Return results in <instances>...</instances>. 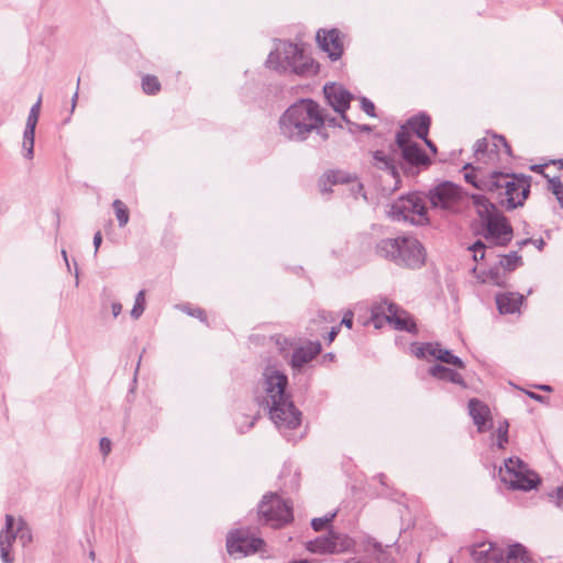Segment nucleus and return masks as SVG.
I'll list each match as a JSON object with an SVG mask.
<instances>
[{"instance_id": "1", "label": "nucleus", "mask_w": 563, "mask_h": 563, "mask_svg": "<svg viewBox=\"0 0 563 563\" xmlns=\"http://www.w3.org/2000/svg\"><path fill=\"white\" fill-rule=\"evenodd\" d=\"M287 376L273 366L263 372V395L261 405L268 409L269 418L288 440H295L290 432L301 424V411L296 408L291 396L286 391Z\"/></svg>"}, {"instance_id": "2", "label": "nucleus", "mask_w": 563, "mask_h": 563, "mask_svg": "<svg viewBox=\"0 0 563 563\" xmlns=\"http://www.w3.org/2000/svg\"><path fill=\"white\" fill-rule=\"evenodd\" d=\"M334 119L328 120L320 106L311 99H301L291 104L279 118V130L289 141L302 142L316 132L324 141L328 134L323 131L325 122L334 124Z\"/></svg>"}, {"instance_id": "3", "label": "nucleus", "mask_w": 563, "mask_h": 563, "mask_svg": "<svg viewBox=\"0 0 563 563\" xmlns=\"http://www.w3.org/2000/svg\"><path fill=\"white\" fill-rule=\"evenodd\" d=\"M376 254L399 266L419 268L424 264L426 251L413 236L383 239L376 244Z\"/></svg>"}, {"instance_id": "4", "label": "nucleus", "mask_w": 563, "mask_h": 563, "mask_svg": "<svg viewBox=\"0 0 563 563\" xmlns=\"http://www.w3.org/2000/svg\"><path fill=\"white\" fill-rule=\"evenodd\" d=\"M266 64L278 73H294L299 76L314 75L318 66L313 59L303 53L297 44L278 41L274 52H271Z\"/></svg>"}, {"instance_id": "5", "label": "nucleus", "mask_w": 563, "mask_h": 563, "mask_svg": "<svg viewBox=\"0 0 563 563\" xmlns=\"http://www.w3.org/2000/svg\"><path fill=\"white\" fill-rule=\"evenodd\" d=\"M472 200L481 219L486 241L494 245H507L512 239V228L507 219L485 196L473 195Z\"/></svg>"}, {"instance_id": "6", "label": "nucleus", "mask_w": 563, "mask_h": 563, "mask_svg": "<svg viewBox=\"0 0 563 563\" xmlns=\"http://www.w3.org/2000/svg\"><path fill=\"white\" fill-rule=\"evenodd\" d=\"M487 190L495 192L499 205L506 210L523 206L530 192V184L523 176L493 173L487 179Z\"/></svg>"}, {"instance_id": "7", "label": "nucleus", "mask_w": 563, "mask_h": 563, "mask_svg": "<svg viewBox=\"0 0 563 563\" xmlns=\"http://www.w3.org/2000/svg\"><path fill=\"white\" fill-rule=\"evenodd\" d=\"M393 221L422 225L428 222L424 198L417 192L399 197L387 211Z\"/></svg>"}, {"instance_id": "8", "label": "nucleus", "mask_w": 563, "mask_h": 563, "mask_svg": "<svg viewBox=\"0 0 563 563\" xmlns=\"http://www.w3.org/2000/svg\"><path fill=\"white\" fill-rule=\"evenodd\" d=\"M499 476L510 488L520 490H530L540 482L538 475L530 472L518 457L506 460L504 467L499 468Z\"/></svg>"}, {"instance_id": "9", "label": "nucleus", "mask_w": 563, "mask_h": 563, "mask_svg": "<svg viewBox=\"0 0 563 563\" xmlns=\"http://www.w3.org/2000/svg\"><path fill=\"white\" fill-rule=\"evenodd\" d=\"M258 515L272 528H279L292 519L291 505L276 494L265 495L258 505Z\"/></svg>"}, {"instance_id": "10", "label": "nucleus", "mask_w": 563, "mask_h": 563, "mask_svg": "<svg viewBox=\"0 0 563 563\" xmlns=\"http://www.w3.org/2000/svg\"><path fill=\"white\" fill-rule=\"evenodd\" d=\"M429 200L435 209L457 212L462 207L464 195L461 187L451 181H444L429 191Z\"/></svg>"}, {"instance_id": "11", "label": "nucleus", "mask_w": 563, "mask_h": 563, "mask_svg": "<svg viewBox=\"0 0 563 563\" xmlns=\"http://www.w3.org/2000/svg\"><path fill=\"white\" fill-rule=\"evenodd\" d=\"M354 547V539L333 530H330L327 536L318 537L307 543V550L318 554H340L352 551Z\"/></svg>"}, {"instance_id": "12", "label": "nucleus", "mask_w": 563, "mask_h": 563, "mask_svg": "<svg viewBox=\"0 0 563 563\" xmlns=\"http://www.w3.org/2000/svg\"><path fill=\"white\" fill-rule=\"evenodd\" d=\"M263 544V539L255 537L247 529L233 530L227 538V550L230 555L247 556L256 553Z\"/></svg>"}, {"instance_id": "13", "label": "nucleus", "mask_w": 563, "mask_h": 563, "mask_svg": "<svg viewBox=\"0 0 563 563\" xmlns=\"http://www.w3.org/2000/svg\"><path fill=\"white\" fill-rule=\"evenodd\" d=\"M396 143L401 151L402 158L411 166H428L430 164L429 157L418 146L417 143L411 141V134L407 126H401L396 134Z\"/></svg>"}, {"instance_id": "14", "label": "nucleus", "mask_w": 563, "mask_h": 563, "mask_svg": "<svg viewBox=\"0 0 563 563\" xmlns=\"http://www.w3.org/2000/svg\"><path fill=\"white\" fill-rule=\"evenodd\" d=\"M500 148H504L507 155H511V150L506 139L501 135L493 134L490 140L484 137L476 141L474 145V154L477 161L493 163L497 159Z\"/></svg>"}, {"instance_id": "15", "label": "nucleus", "mask_w": 563, "mask_h": 563, "mask_svg": "<svg viewBox=\"0 0 563 563\" xmlns=\"http://www.w3.org/2000/svg\"><path fill=\"white\" fill-rule=\"evenodd\" d=\"M413 354L418 358L432 357L440 362L464 368V362L456 355L452 354L450 350L443 349L439 343H424L413 350Z\"/></svg>"}, {"instance_id": "16", "label": "nucleus", "mask_w": 563, "mask_h": 563, "mask_svg": "<svg viewBox=\"0 0 563 563\" xmlns=\"http://www.w3.org/2000/svg\"><path fill=\"white\" fill-rule=\"evenodd\" d=\"M323 93L333 110L340 113L342 119L349 123L350 121L344 113L350 107L352 95L341 85L334 82L324 85Z\"/></svg>"}, {"instance_id": "17", "label": "nucleus", "mask_w": 563, "mask_h": 563, "mask_svg": "<svg viewBox=\"0 0 563 563\" xmlns=\"http://www.w3.org/2000/svg\"><path fill=\"white\" fill-rule=\"evenodd\" d=\"M319 47L325 52L331 60H338L343 53V42L336 29L319 30L317 33Z\"/></svg>"}, {"instance_id": "18", "label": "nucleus", "mask_w": 563, "mask_h": 563, "mask_svg": "<svg viewBox=\"0 0 563 563\" xmlns=\"http://www.w3.org/2000/svg\"><path fill=\"white\" fill-rule=\"evenodd\" d=\"M386 310L387 313L385 314V320L387 323L393 325L394 329L410 333L417 332V325L412 317L407 311L389 301H387Z\"/></svg>"}, {"instance_id": "19", "label": "nucleus", "mask_w": 563, "mask_h": 563, "mask_svg": "<svg viewBox=\"0 0 563 563\" xmlns=\"http://www.w3.org/2000/svg\"><path fill=\"white\" fill-rule=\"evenodd\" d=\"M373 166L390 176L395 183V188L397 187L400 181V175L395 153L383 150L375 151L373 153Z\"/></svg>"}, {"instance_id": "20", "label": "nucleus", "mask_w": 563, "mask_h": 563, "mask_svg": "<svg viewBox=\"0 0 563 563\" xmlns=\"http://www.w3.org/2000/svg\"><path fill=\"white\" fill-rule=\"evenodd\" d=\"M468 413L474 422V424L477 427V431L479 433H483L487 430H489L492 424V418H490V410L481 400L476 398H472L468 401Z\"/></svg>"}, {"instance_id": "21", "label": "nucleus", "mask_w": 563, "mask_h": 563, "mask_svg": "<svg viewBox=\"0 0 563 563\" xmlns=\"http://www.w3.org/2000/svg\"><path fill=\"white\" fill-rule=\"evenodd\" d=\"M321 351L319 342H308L307 344L294 350L290 365L295 369L301 368L305 364L312 361Z\"/></svg>"}, {"instance_id": "22", "label": "nucleus", "mask_w": 563, "mask_h": 563, "mask_svg": "<svg viewBox=\"0 0 563 563\" xmlns=\"http://www.w3.org/2000/svg\"><path fill=\"white\" fill-rule=\"evenodd\" d=\"M525 297L518 292H504L496 296V305L501 314L520 311Z\"/></svg>"}, {"instance_id": "23", "label": "nucleus", "mask_w": 563, "mask_h": 563, "mask_svg": "<svg viewBox=\"0 0 563 563\" xmlns=\"http://www.w3.org/2000/svg\"><path fill=\"white\" fill-rule=\"evenodd\" d=\"M471 555L477 563H496L499 561L498 551L492 543H482L474 547L471 551Z\"/></svg>"}, {"instance_id": "24", "label": "nucleus", "mask_w": 563, "mask_h": 563, "mask_svg": "<svg viewBox=\"0 0 563 563\" xmlns=\"http://www.w3.org/2000/svg\"><path fill=\"white\" fill-rule=\"evenodd\" d=\"M496 563H533L523 545L516 543L508 548L505 555H500Z\"/></svg>"}, {"instance_id": "25", "label": "nucleus", "mask_w": 563, "mask_h": 563, "mask_svg": "<svg viewBox=\"0 0 563 563\" xmlns=\"http://www.w3.org/2000/svg\"><path fill=\"white\" fill-rule=\"evenodd\" d=\"M402 126H407V130L411 133L415 132L417 137L421 140H426L428 136L429 128H430V118L426 114H419L410 118L406 124Z\"/></svg>"}, {"instance_id": "26", "label": "nucleus", "mask_w": 563, "mask_h": 563, "mask_svg": "<svg viewBox=\"0 0 563 563\" xmlns=\"http://www.w3.org/2000/svg\"><path fill=\"white\" fill-rule=\"evenodd\" d=\"M429 373L431 376L445 382H451L461 386H465V382L461 374L456 371L448 368L443 365H434L430 367Z\"/></svg>"}, {"instance_id": "27", "label": "nucleus", "mask_w": 563, "mask_h": 563, "mask_svg": "<svg viewBox=\"0 0 563 563\" xmlns=\"http://www.w3.org/2000/svg\"><path fill=\"white\" fill-rule=\"evenodd\" d=\"M500 268V266H494L487 271L477 273L476 267H474L473 272L476 274V277L481 283H487L495 286H505L506 276L504 273H501Z\"/></svg>"}, {"instance_id": "28", "label": "nucleus", "mask_w": 563, "mask_h": 563, "mask_svg": "<svg viewBox=\"0 0 563 563\" xmlns=\"http://www.w3.org/2000/svg\"><path fill=\"white\" fill-rule=\"evenodd\" d=\"M387 307V300H380L379 302H376L371 308V321L373 322L374 327L376 329H380L384 323H387L385 320V314L387 313L386 310Z\"/></svg>"}, {"instance_id": "29", "label": "nucleus", "mask_w": 563, "mask_h": 563, "mask_svg": "<svg viewBox=\"0 0 563 563\" xmlns=\"http://www.w3.org/2000/svg\"><path fill=\"white\" fill-rule=\"evenodd\" d=\"M343 176L338 172H328L325 173L319 181V187L322 194H328L331 191V186L343 183Z\"/></svg>"}, {"instance_id": "30", "label": "nucleus", "mask_w": 563, "mask_h": 563, "mask_svg": "<svg viewBox=\"0 0 563 563\" xmlns=\"http://www.w3.org/2000/svg\"><path fill=\"white\" fill-rule=\"evenodd\" d=\"M508 430L509 422L507 420H503L499 422L496 431L492 434V439L495 441L498 449H504L508 443Z\"/></svg>"}, {"instance_id": "31", "label": "nucleus", "mask_w": 563, "mask_h": 563, "mask_svg": "<svg viewBox=\"0 0 563 563\" xmlns=\"http://www.w3.org/2000/svg\"><path fill=\"white\" fill-rule=\"evenodd\" d=\"M520 265H522V258L517 252L503 255L499 261V266L507 272H512Z\"/></svg>"}, {"instance_id": "32", "label": "nucleus", "mask_w": 563, "mask_h": 563, "mask_svg": "<svg viewBox=\"0 0 563 563\" xmlns=\"http://www.w3.org/2000/svg\"><path fill=\"white\" fill-rule=\"evenodd\" d=\"M14 526H15L14 517L12 515H7L5 516V526L0 531V537L4 536V540H7L8 545H10V547H12L13 542L18 538Z\"/></svg>"}, {"instance_id": "33", "label": "nucleus", "mask_w": 563, "mask_h": 563, "mask_svg": "<svg viewBox=\"0 0 563 563\" xmlns=\"http://www.w3.org/2000/svg\"><path fill=\"white\" fill-rule=\"evenodd\" d=\"M34 139L35 131L25 130L23 132V141H22V150L24 152V157L31 159L34 155Z\"/></svg>"}, {"instance_id": "34", "label": "nucleus", "mask_w": 563, "mask_h": 563, "mask_svg": "<svg viewBox=\"0 0 563 563\" xmlns=\"http://www.w3.org/2000/svg\"><path fill=\"white\" fill-rule=\"evenodd\" d=\"M113 210L120 228H123L129 222V210L123 201L115 199L112 203Z\"/></svg>"}, {"instance_id": "35", "label": "nucleus", "mask_w": 563, "mask_h": 563, "mask_svg": "<svg viewBox=\"0 0 563 563\" xmlns=\"http://www.w3.org/2000/svg\"><path fill=\"white\" fill-rule=\"evenodd\" d=\"M142 89L147 95H155L161 89V84L155 76L146 75L142 78Z\"/></svg>"}, {"instance_id": "36", "label": "nucleus", "mask_w": 563, "mask_h": 563, "mask_svg": "<svg viewBox=\"0 0 563 563\" xmlns=\"http://www.w3.org/2000/svg\"><path fill=\"white\" fill-rule=\"evenodd\" d=\"M14 528H15L16 537L23 543V545H25L32 541L31 530L29 529L26 522L22 518H20L18 520L16 527L14 526Z\"/></svg>"}, {"instance_id": "37", "label": "nucleus", "mask_w": 563, "mask_h": 563, "mask_svg": "<svg viewBox=\"0 0 563 563\" xmlns=\"http://www.w3.org/2000/svg\"><path fill=\"white\" fill-rule=\"evenodd\" d=\"M144 310H145V291L140 290L136 294L134 306L130 312L131 317L133 319L137 320L143 314Z\"/></svg>"}, {"instance_id": "38", "label": "nucleus", "mask_w": 563, "mask_h": 563, "mask_svg": "<svg viewBox=\"0 0 563 563\" xmlns=\"http://www.w3.org/2000/svg\"><path fill=\"white\" fill-rule=\"evenodd\" d=\"M549 189L556 197L561 208H563V184L560 178L554 177L549 179Z\"/></svg>"}, {"instance_id": "39", "label": "nucleus", "mask_w": 563, "mask_h": 563, "mask_svg": "<svg viewBox=\"0 0 563 563\" xmlns=\"http://www.w3.org/2000/svg\"><path fill=\"white\" fill-rule=\"evenodd\" d=\"M335 516L336 511L325 515L324 517L313 518L311 521L313 530L321 531L329 522H331L334 519Z\"/></svg>"}, {"instance_id": "40", "label": "nucleus", "mask_w": 563, "mask_h": 563, "mask_svg": "<svg viewBox=\"0 0 563 563\" xmlns=\"http://www.w3.org/2000/svg\"><path fill=\"white\" fill-rule=\"evenodd\" d=\"M11 548L4 540V536L0 537V558L3 563H13V556L10 554Z\"/></svg>"}, {"instance_id": "41", "label": "nucleus", "mask_w": 563, "mask_h": 563, "mask_svg": "<svg viewBox=\"0 0 563 563\" xmlns=\"http://www.w3.org/2000/svg\"><path fill=\"white\" fill-rule=\"evenodd\" d=\"M485 249L486 245L482 241H476L468 247V250L473 252V258L476 262L485 257Z\"/></svg>"}, {"instance_id": "42", "label": "nucleus", "mask_w": 563, "mask_h": 563, "mask_svg": "<svg viewBox=\"0 0 563 563\" xmlns=\"http://www.w3.org/2000/svg\"><path fill=\"white\" fill-rule=\"evenodd\" d=\"M465 180L470 184H472L474 187L478 188V189H487V186H485L487 184V180L483 181V180H478L477 179V176L473 173H466L465 174Z\"/></svg>"}, {"instance_id": "43", "label": "nucleus", "mask_w": 563, "mask_h": 563, "mask_svg": "<svg viewBox=\"0 0 563 563\" xmlns=\"http://www.w3.org/2000/svg\"><path fill=\"white\" fill-rule=\"evenodd\" d=\"M361 107L366 114H368L369 117H375V106L371 100L363 97L361 99Z\"/></svg>"}, {"instance_id": "44", "label": "nucleus", "mask_w": 563, "mask_h": 563, "mask_svg": "<svg viewBox=\"0 0 563 563\" xmlns=\"http://www.w3.org/2000/svg\"><path fill=\"white\" fill-rule=\"evenodd\" d=\"M183 311H185L186 313H188L189 316H192V317H196L198 319H200L201 321H206V313L202 309L200 308H197V309H191L189 307H184L183 308Z\"/></svg>"}, {"instance_id": "45", "label": "nucleus", "mask_w": 563, "mask_h": 563, "mask_svg": "<svg viewBox=\"0 0 563 563\" xmlns=\"http://www.w3.org/2000/svg\"><path fill=\"white\" fill-rule=\"evenodd\" d=\"M99 446L101 453L106 456L111 451V441L108 438H101Z\"/></svg>"}, {"instance_id": "46", "label": "nucleus", "mask_w": 563, "mask_h": 563, "mask_svg": "<svg viewBox=\"0 0 563 563\" xmlns=\"http://www.w3.org/2000/svg\"><path fill=\"white\" fill-rule=\"evenodd\" d=\"M42 104V95L38 96L36 102L31 107L29 114L38 118Z\"/></svg>"}, {"instance_id": "47", "label": "nucleus", "mask_w": 563, "mask_h": 563, "mask_svg": "<svg viewBox=\"0 0 563 563\" xmlns=\"http://www.w3.org/2000/svg\"><path fill=\"white\" fill-rule=\"evenodd\" d=\"M341 324L345 325L349 329L352 328V324H353V312L352 311H346L344 313V316L342 318V321H341Z\"/></svg>"}, {"instance_id": "48", "label": "nucleus", "mask_w": 563, "mask_h": 563, "mask_svg": "<svg viewBox=\"0 0 563 563\" xmlns=\"http://www.w3.org/2000/svg\"><path fill=\"white\" fill-rule=\"evenodd\" d=\"M37 121L38 118L29 114L25 123V130L35 131Z\"/></svg>"}, {"instance_id": "49", "label": "nucleus", "mask_w": 563, "mask_h": 563, "mask_svg": "<svg viewBox=\"0 0 563 563\" xmlns=\"http://www.w3.org/2000/svg\"><path fill=\"white\" fill-rule=\"evenodd\" d=\"M101 242H102V235H101V232L98 231L93 235L95 254H97V252L101 245Z\"/></svg>"}, {"instance_id": "50", "label": "nucleus", "mask_w": 563, "mask_h": 563, "mask_svg": "<svg viewBox=\"0 0 563 563\" xmlns=\"http://www.w3.org/2000/svg\"><path fill=\"white\" fill-rule=\"evenodd\" d=\"M555 495H556V505H558V507L563 508V487H559L556 489Z\"/></svg>"}, {"instance_id": "51", "label": "nucleus", "mask_w": 563, "mask_h": 563, "mask_svg": "<svg viewBox=\"0 0 563 563\" xmlns=\"http://www.w3.org/2000/svg\"><path fill=\"white\" fill-rule=\"evenodd\" d=\"M112 314L117 318L122 311V305L120 302H113L111 306Z\"/></svg>"}, {"instance_id": "52", "label": "nucleus", "mask_w": 563, "mask_h": 563, "mask_svg": "<svg viewBox=\"0 0 563 563\" xmlns=\"http://www.w3.org/2000/svg\"><path fill=\"white\" fill-rule=\"evenodd\" d=\"M255 420H256V418L254 417V418H253V419L247 423L246 428H244V427H243V424H241V423L236 422V423H238L239 431H240L241 433L246 432L247 430H250V429L254 426V421H255Z\"/></svg>"}, {"instance_id": "53", "label": "nucleus", "mask_w": 563, "mask_h": 563, "mask_svg": "<svg viewBox=\"0 0 563 563\" xmlns=\"http://www.w3.org/2000/svg\"><path fill=\"white\" fill-rule=\"evenodd\" d=\"M338 333H339V328L338 327L332 328L328 334L329 342H332L335 339V336L338 335Z\"/></svg>"}, {"instance_id": "54", "label": "nucleus", "mask_w": 563, "mask_h": 563, "mask_svg": "<svg viewBox=\"0 0 563 563\" xmlns=\"http://www.w3.org/2000/svg\"><path fill=\"white\" fill-rule=\"evenodd\" d=\"M77 99H78V91H76L71 98V112H74L75 108H76V104H77Z\"/></svg>"}, {"instance_id": "55", "label": "nucleus", "mask_w": 563, "mask_h": 563, "mask_svg": "<svg viewBox=\"0 0 563 563\" xmlns=\"http://www.w3.org/2000/svg\"><path fill=\"white\" fill-rule=\"evenodd\" d=\"M540 251L543 249L544 246V241L542 239H539V240H533L532 242Z\"/></svg>"}, {"instance_id": "56", "label": "nucleus", "mask_w": 563, "mask_h": 563, "mask_svg": "<svg viewBox=\"0 0 563 563\" xmlns=\"http://www.w3.org/2000/svg\"><path fill=\"white\" fill-rule=\"evenodd\" d=\"M423 141H424V143L427 144V146H428L432 152H435V151H437V150H435L434 144H433L430 140H428V137H427V136H426V140H423Z\"/></svg>"}, {"instance_id": "57", "label": "nucleus", "mask_w": 563, "mask_h": 563, "mask_svg": "<svg viewBox=\"0 0 563 563\" xmlns=\"http://www.w3.org/2000/svg\"><path fill=\"white\" fill-rule=\"evenodd\" d=\"M528 396L532 399H536L538 401H541L542 400V396L541 395H538V394H534V393H528Z\"/></svg>"}, {"instance_id": "58", "label": "nucleus", "mask_w": 563, "mask_h": 563, "mask_svg": "<svg viewBox=\"0 0 563 563\" xmlns=\"http://www.w3.org/2000/svg\"><path fill=\"white\" fill-rule=\"evenodd\" d=\"M62 255L64 257V261L66 263V266L69 268V262H68V257H67V253L65 250L62 251Z\"/></svg>"}, {"instance_id": "59", "label": "nucleus", "mask_w": 563, "mask_h": 563, "mask_svg": "<svg viewBox=\"0 0 563 563\" xmlns=\"http://www.w3.org/2000/svg\"><path fill=\"white\" fill-rule=\"evenodd\" d=\"M290 563H313V562L309 561V560H294Z\"/></svg>"}, {"instance_id": "60", "label": "nucleus", "mask_w": 563, "mask_h": 563, "mask_svg": "<svg viewBox=\"0 0 563 563\" xmlns=\"http://www.w3.org/2000/svg\"><path fill=\"white\" fill-rule=\"evenodd\" d=\"M532 242H533V240H531V239H526V240L521 241V242L519 243V245H520V246H523V245H527L528 243H532Z\"/></svg>"}, {"instance_id": "61", "label": "nucleus", "mask_w": 563, "mask_h": 563, "mask_svg": "<svg viewBox=\"0 0 563 563\" xmlns=\"http://www.w3.org/2000/svg\"><path fill=\"white\" fill-rule=\"evenodd\" d=\"M539 388L542 389V390H547V391L551 390V387L548 386V385H541V386H539Z\"/></svg>"}, {"instance_id": "62", "label": "nucleus", "mask_w": 563, "mask_h": 563, "mask_svg": "<svg viewBox=\"0 0 563 563\" xmlns=\"http://www.w3.org/2000/svg\"><path fill=\"white\" fill-rule=\"evenodd\" d=\"M75 276H76V285H78V282H79V275H78V269L76 268V272H75Z\"/></svg>"}, {"instance_id": "63", "label": "nucleus", "mask_w": 563, "mask_h": 563, "mask_svg": "<svg viewBox=\"0 0 563 563\" xmlns=\"http://www.w3.org/2000/svg\"><path fill=\"white\" fill-rule=\"evenodd\" d=\"M558 164L560 165L561 168H563V159H559Z\"/></svg>"}, {"instance_id": "64", "label": "nucleus", "mask_w": 563, "mask_h": 563, "mask_svg": "<svg viewBox=\"0 0 563 563\" xmlns=\"http://www.w3.org/2000/svg\"><path fill=\"white\" fill-rule=\"evenodd\" d=\"M89 556H90L92 560H95V552H93V551H91V552L89 553Z\"/></svg>"}]
</instances>
